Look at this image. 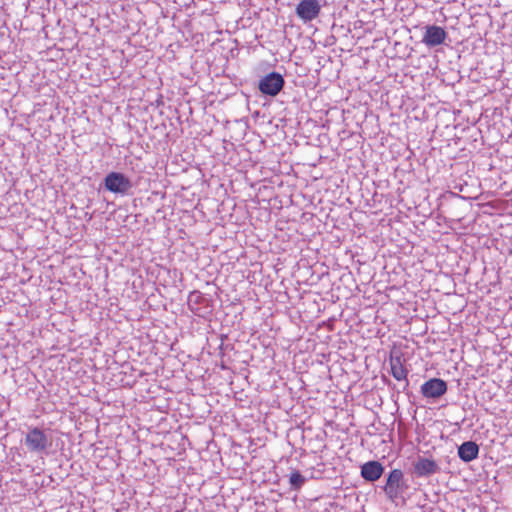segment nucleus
I'll return each mask as SVG.
<instances>
[{
    "instance_id": "nucleus-9",
    "label": "nucleus",
    "mask_w": 512,
    "mask_h": 512,
    "mask_svg": "<svg viewBox=\"0 0 512 512\" xmlns=\"http://www.w3.org/2000/svg\"><path fill=\"white\" fill-rule=\"evenodd\" d=\"M438 471V465L433 459L419 458L414 464V472L418 477L429 476Z\"/></svg>"
},
{
    "instance_id": "nucleus-1",
    "label": "nucleus",
    "mask_w": 512,
    "mask_h": 512,
    "mask_svg": "<svg viewBox=\"0 0 512 512\" xmlns=\"http://www.w3.org/2000/svg\"><path fill=\"white\" fill-rule=\"evenodd\" d=\"M105 188L113 193L125 194L132 184L128 177L119 172H110L104 179Z\"/></svg>"
},
{
    "instance_id": "nucleus-2",
    "label": "nucleus",
    "mask_w": 512,
    "mask_h": 512,
    "mask_svg": "<svg viewBox=\"0 0 512 512\" xmlns=\"http://www.w3.org/2000/svg\"><path fill=\"white\" fill-rule=\"evenodd\" d=\"M284 86V79L281 74L271 72L264 76L259 82V90L269 96H276Z\"/></svg>"
},
{
    "instance_id": "nucleus-12",
    "label": "nucleus",
    "mask_w": 512,
    "mask_h": 512,
    "mask_svg": "<svg viewBox=\"0 0 512 512\" xmlns=\"http://www.w3.org/2000/svg\"><path fill=\"white\" fill-rule=\"evenodd\" d=\"M305 482L304 476L297 470L290 474L289 483L296 489H299Z\"/></svg>"
},
{
    "instance_id": "nucleus-3",
    "label": "nucleus",
    "mask_w": 512,
    "mask_h": 512,
    "mask_svg": "<svg viewBox=\"0 0 512 512\" xmlns=\"http://www.w3.org/2000/svg\"><path fill=\"white\" fill-rule=\"evenodd\" d=\"M403 490V472L400 469H393L388 477L384 486V492L389 499L395 500L398 498Z\"/></svg>"
},
{
    "instance_id": "nucleus-8",
    "label": "nucleus",
    "mask_w": 512,
    "mask_h": 512,
    "mask_svg": "<svg viewBox=\"0 0 512 512\" xmlns=\"http://www.w3.org/2000/svg\"><path fill=\"white\" fill-rule=\"evenodd\" d=\"M384 468L378 461H369L362 465L361 476L370 482L378 480L383 474Z\"/></svg>"
},
{
    "instance_id": "nucleus-10",
    "label": "nucleus",
    "mask_w": 512,
    "mask_h": 512,
    "mask_svg": "<svg viewBox=\"0 0 512 512\" xmlns=\"http://www.w3.org/2000/svg\"><path fill=\"white\" fill-rule=\"evenodd\" d=\"M479 447L473 441H467L458 448V456L464 462H470L478 457Z\"/></svg>"
},
{
    "instance_id": "nucleus-6",
    "label": "nucleus",
    "mask_w": 512,
    "mask_h": 512,
    "mask_svg": "<svg viewBox=\"0 0 512 512\" xmlns=\"http://www.w3.org/2000/svg\"><path fill=\"white\" fill-rule=\"evenodd\" d=\"M447 392V383L440 378H432L421 386V393L426 398H440Z\"/></svg>"
},
{
    "instance_id": "nucleus-11",
    "label": "nucleus",
    "mask_w": 512,
    "mask_h": 512,
    "mask_svg": "<svg viewBox=\"0 0 512 512\" xmlns=\"http://www.w3.org/2000/svg\"><path fill=\"white\" fill-rule=\"evenodd\" d=\"M391 372L395 379L397 380H403L407 377V370L402 365L399 358L391 359Z\"/></svg>"
},
{
    "instance_id": "nucleus-5",
    "label": "nucleus",
    "mask_w": 512,
    "mask_h": 512,
    "mask_svg": "<svg viewBox=\"0 0 512 512\" xmlns=\"http://www.w3.org/2000/svg\"><path fill=\"white\" fill-rule=\"evenodd\" d=\"M321 7L317 0H301L296 6V14L304 22L318 17Z\"/></svg>"
},
{
    "instance_id": "nucleus-4",
    "label": "nucleus",
    "mask_w": 512,
    "mask_h": 512,
    "mask_svg": "<svg viewBox=\"0 0 512 512\" xmlns=\"http://www.w3.org/2000/svg\"><path fill=\"white\" fill-rule=\"evenodd\" d=\"M25 445L30 451H43L49 446V440L41 429L35 427L26 434Z\"/></svg>"
},
{
    "instance_id": "nucleus-7",
    "label": "nucleus",
    "mask_w": 512,
    "mask_h": 512,
    "mask_svg": "<svg viewBox=\"0 0 512 512\" xmlns=\"http://www.w3.org/2000/svg\"><path fill=\"white\" fill-rule=\"evenodd\" d=\"M446 37L447 33L442 27L430 25L425 29L422 42L429 47H434L443 44Z\"/></svg>"
}]
</instances>
